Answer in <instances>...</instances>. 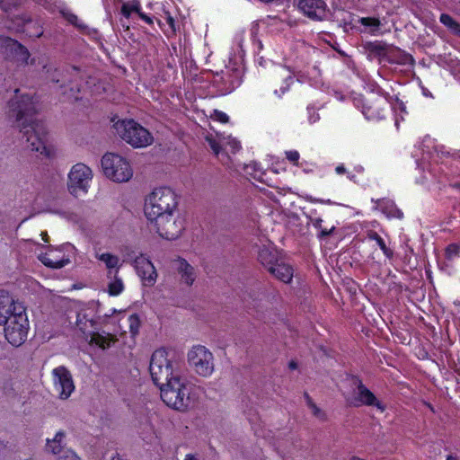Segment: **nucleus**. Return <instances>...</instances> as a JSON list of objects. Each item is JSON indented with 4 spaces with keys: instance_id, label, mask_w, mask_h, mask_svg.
I'll list each match as a JSON object with an SVG mask.
<instances>
[{
    "instance_id": "obj_1",
    "label": "nucleus",
    "mask_w": 460,
    "mask_h": 460,
    "mask_svg": "<svg viewBox=\"0 0 460 460\" xmlns=\"http://www.w3.org/2000/svg\"><path fill=\"white\" fill-rule=\"evenodd\" d=\"M36 110L29 95L15 96L9 102V114L15 118L16 127L22 134L27 147L47 158L55 156V150L48 144V131L43 122L33 119Z\"/></svg>"
},
{
    "instance_id": "obj_2",
    "label": "nucleus",
    "mask_w": 460,
    "mask_h": 460,
    "mask_svg": "<svg viewBox=\"0 0 460 460\" xmlns=\"http://www.w3.org/2000/svg\"><path fill=\"white\" fill-rule=\"evenodd\" d=\"M149 371L153 382L160 386L181 376L180 362L172 351L161 348L152 354Z\"/></svg>"
},
{
    "instance_id": "obj_3",
    "label": "nucleus",
    "mask_w": 460,
    "mask_h": 460,
    "mask_svg": "<svg viewBox=\"0 0 460 460\" xmlns=\"http://www.w3.org/2000/svg\"><path fill=\"white\" fill-rule=\"evenodd\" d=\"M179 197L169 187L155 189L146 199L145 215L147 219L178 211Z\"/></svg>"
},
{
    "instance_id": "obj_4",
    "label": "nucleus",
    "mask_w": 460,
    "mask_h": 460,
    "mask_svg": "<svg viewBox=\"0 0 460 460\" xmlns=\"http://www.w3.org/2000/svg\"><path fill=\"white\" fill-rule=\"evenodd\" d=\"M163 402L172 409L184 411L191 401L190 397V386L185 378L177 376L158 386Z\"/></svg>"
},
{
    "instance_id": "obj_5",
    "label": "nucleus",
    "mask_w": 460,
    "mask_h": 460,
    "mask_svg": "<svg viewBox=\"0 0 460 460\" xmlns=\"http://www.w3.org/2000/svg\"><path fill=\"white\" fill-rule=\"evenodd\" d=\"M113 127L116 134L135 148L148 146L154 141L151 133L133 119L119 120Z\"/></svg>"
},
{
    "instance_id": "obj_6",
    "label": "nucleus",
    "mask_w": 460,
    "mask_h": 460,
    "mask_svg": "<svg viewBox=\"0 0 460 460\" xmlns=\"http://www.w3.org/2000/svg\"><path fill=\"white\" fill-rule=\"evenodd\" d=\"M2 325L7 341L14 347L23 344L27 339L29 321L23 305H16L13 315Z\"/></svg>"
},
{
    "instance_id": "obj_7",
    "label": "nucleus",
    "mask_w": 460,
    "mask_h": 460,
    "mask_svg": "<svg viewBox=\"0 0 460 460\" xmlns=\"http://www.w3.org/2000/svg\"><path fill=\"white\" fill-rule=\"evenodd\" d=\"M102 167L104 174L113 181L126 182L133 175L129 163L114 153H107L102 156Z\"/></svg>"
},
{
    "instance_id": "obj_8",
    "label": "nucleus",
    "mask_w": 460,
    "mask_h": 460,
    "mask_svg": "<svg viewBox=\"0 0 460 460\" xmlns=\"http://www.w3.org/2000/svg\"><path fill=\"white\" fill-rule=\"evenodd\" d=\"M158 234L167 240L177 239L184 229L183 219L179 210L148 219Z\"/></svg>"
},
{
    "instance_id": "obj_9",
    "label": "nucleus",
    "mask_w": 460,
    "mask_h": 460,
    "mask_svg": "<svg viewBox=\"0 0 460 460\" xmlns=\"http://www.w3.org/2000/svg\"><path fill=\"white\" fill-rule=\"evenodd\" d=\"M93 179V171L83 163L72 166L68 173L67 189L69 192L78 197L88 192L90 182Z\"/></svg>"
},
{
    "instance_id": "obj_10",
    "label": "nucleus",
    "mask_w": 460,
    "mask_h": 460,
    "mask_svg": "<svg viewBox=\"0 0 460 460\" xmlns=\"http://www.w3.org/2000/svg\"><path fill=\"white\" fill-rule=\"evenodd\" d=\"M188 360L193 370L201 376H209L214 371L213 354L204 346L192 347L188 353Z\"/></svg>"
},
{
    "instance_id": "obj_11",
    "label": "nucleus",
    "mask_w": 460,
    "mask_h": 460,
    "mask_svg": "<svg viewBox=\"0 0 460 460\" xmlns=\"http://www.w3.org/2000/svg\"><path fill=\"white\" fill-rule=\"evenodd\" d=\"M353 384L356 386L351 395L347 398V403L349 406H374L382 412L385 406L376 397V395L362 383L361 380L355 378Z\"/></svg>"
},
{
    "instance_id": "obj_12",
    "label": "nucleus",
    "mask_w": 460,
    "mask_h": 460,
    "mask_svg": "<svg viewBox=\"0 0 460 460\" xmlns=\"http://www.w3.org/2000/svg\"><path fill=\"white\" fill-rule=\"evenodd\" d=\"M54 389L58 397L66 400L75 391V384L72 374L64 366H59L52 370Z\"/></svg>"
},
{
    "instance_id": "obj_13",
    "label": "nucleus",
    "mask_w": 460,
    "mask_h": 460,
    "mask_svg": "<svg viewBox=\"0 0 460 460\" xmlns=\"http://www.w3.org/2000/svg\"><path fill=\"white\" fill-rule=\"evenodd\" d=\"M0 50L3 54L22 65H27L31 56L29 50L23 45L9 37H0Z\"/></svg>"
},
{
    "instance_id": "obj_14",
    "label": "nucleus",
    "mask_w": 460,
    "mask_h": 460,
    "mask_svg": "<svg viewBox=\"0 0 460 460\" xmlns=\"http://www.w3.org/2000/svg\"><path fill=\"white\" fill-rule=\"evenodd\" d=\"M297 7L304 15L314 21L326 20L329 15L324 0H297Z\"/></svg>"
},
{
    "instance_id": "obj_15",
    "label": "nucleus",
    "mask_w": 460,
    "mask_h": 460,
    "mask_svg": "<svg viewBox=\"0 0 460 460\" xmlns=\"http://www.w3.org/2000/svg\"><path fill=\"white\" fill-rule=\"evenodd\" d=\"M134 267L137 275L141 278L145 286L152 287L157 278V273L153 263L142 254L134 260Z\"/></svg>"
},
{
    "instance_id": "obj_16",
    "label": "nucleus",
    "mask_w": 460,
    "mask_h": 460,
    "mask_svg": "<svg viewBox=\"0 0 460 460\" xmlns=\"http://www.w3.org/2000/svg\"><path fill=\"white\" fill-rule=\"evenodd\" d=\"M172 268L180 275V279L187 286H191L197 277L196 270L185 259L177 258L172 261Z\"/></svg>"
},
{
    "instance_id": "obj_17",
    "label": "nucleus",
    "mask_w": 460,
    "mask_h": 460,
    "mask_svg": "<svg viewBox=\"0 0 460 460\" xmlns=\"http://www.w3.org/2000/svg\"><path fill=\"white\" fill-rule=\"evenodd\" d=\"M16 305H22L14 301L13 296L4 290H0V325L9 319L14 313Z\"/></svg>"
},
{
    "instance_id": "obj_18",
    "label": "nucleus",
    "mask_w": 460,
    "mask_h": 460,
    "mask_svg": "<svg viewBox=\"0 0 460 460\" xmlns=\"http://www.w3.org/2000/svg\"><path fill=\"white\" fill-rule=\"evenodd\" d=\"M269 272L284 283H289L294 276L292 266L286 263L284 260H281L273 268L271 267Z\"/></svg>"
},
{
    "instance_id": "obj_19",
    "label": "nucleus",
    "mask_w": 460,
    "mask_h": 460,
    "mask_svg": "<svg viewBox=\"0 0 460 460\" xmlns=\"http://www.w3.org/2000/svg\"><path fill=\"white\" fill-rule=\"evenodd\" d=\"M258 259L260 262L268 270V271L270 270L271 267L273 268L282 260L279 258L277 252L265 246L260 249Z\"/></svg>"
},
{
    "instance_id": "obj_20",
    "label": "nucleus",
    "mask_w": 460,
    "mask_h": 460,
    "mask_svg": "<svg viewBox=\"0 0 460 460\" xmlns=\"http://www.w3.org/2000/svg\"><path fill=\"white\" fill-rule=\"evenodd\" d=\"M66 433L58 431L52 439L48 438L46 443V450L53 455H61L66 450L65 447Z\"/></svg>"
},
{
    "instance_id": "obj_21",
    "label": "nucleus",
    "mask_w": 460,
    "mask_h": 460,
    "mask_svg": "<svg viewBox=\"0 0 460 460\" xmlns=\"http://www.w3.org/2000/svg\"><path fill=\"white\" fill-rule=\"evenodd\" d=\"M76 328L86 337L96 329V322L87 317L85 314L79 313L76 317Z\"/></svg>"
},
{
    "instance_id": "obj_22",
    "label": "nucleus",
    "mask_w": 460,
    "mask_h": 460,
    "mask_svg": "<svg viewBox=\"0 0 460 460\" xmlns=\"http://www.w3.org/2000/svg\"><path fill=\"white\" fill-rule=\"evenodd\" d=\"M39 260L47 267L51 269H61L70 262L68 258L58 259L52 253H42L39 255Z\"/></svg>"
},
{
    "instance_id": "obj_23",
    "label": "nucleus",
    "mask_w": 460,
    "mask_h": 460,
    "mask_svg": "<svg viewBox=\"0 0 460 460\" xmlns=\"http://www.w3.org/2000/svg\"><path fill=\"white\" fill-rule=\"evenodd\" d=\"M95 257L102 261L109 270L108 278H111V270L116 269V271H118L120 267L119 257L110 252L97 253Z\"/></svg>"
},
{
    "instance_id": "obj_24",
    "label": "nucleus",
    "mask_w": 460,
    "mask_h": 460,
    "mask_svg": "<svg viewBox=\"0 0 460 460\" xmlns=\"http://www.w3.org/2000/svg\"><path fill=\"white\" fill-rule=\"evenodd\" d=\"M111 280L108 284V288H107L108 293L110 296H118L124 289L123 281H122L121 278H119L118 276V271H115V273L113 274L112 277H111Z\"/></svg>"
},
{
    "instance_id": "obj_25",
    "label": "nucleus",
    "mask_w": 460,
    "mask_h": 460,
    "mask_svg": "<svg viewBox=\"0 0 460 460\" xmlns=\"http://www.w3.org/2000/svg\"><path fill=\"white\" fill-rule=\"evenodd\" d=\"M378 206L388 217L402 218L403 217V213L392 201H384Z\"/></svg>"
},
{
    "instance_id": "obj_26",
    "label": "nucleus",
    "mask_w": 460,
    "mask_h": 460,
    "mask_svg": "<svg viewBox=\"0 0 460 460\" xmlns=\"http://www.w3.org/2000/svg\"><path fill=\"white\" fill-rule=\"evenodd\" d=\"M132 13H136L139 15L141 13V5L138 0H133L128 3H124L121 6V14L125 18H129Z\"/></svg>"
},
{
    "instance_id": "obj_27",
    "label": "nucleus",
    "mask_w": 460,
    "mask_h": 460,
    "mask_svg": "<svg viewBox=\"0 0 460 460\" xmlns=\"http://www.w3.org/2000/svg\"><path fill=\"white\" fill-rule=\"evenodd\" d=\"M439 21L442 24L451 29L456 34L460 36V23L454 20L449 14L442 13Z\"/></svg>"
},
{
    "instance_id": "obj_28",
    "label": "nucleus",
    "mask_w": 460,
    "mask_h": 460,
    "mask_svg": "<svg viewBox=\"0 0 460 460\" xmlns=\"http://www.w3.org/2000/svg\"><path fill=\"white\" fill-rule=\"evenodd\" d=\"M367 236L369 239L375 240L376 242V243L378 244V246L383 251L385 256H387L388 258H391L393 256V252L389 248H387V246L385 243V241L376 232L370 231L367 234Z\"/></svg>"
},
{
    "instance_id": "obj_29",
    "label": "nucleus",
    "mask_w": 460,
    "mask_h": 460,
    "mask_svg": "<svg viewBox=\"0 0 460 460\" xmlns=\"http://www.w3.org/2000/svg\"><path fill=\"white\" fill-rule=\"evenodd\" d=\"M89 336L91 337V340L89 341L91 344H96L97 346L102 349H105L110 345V342L106 337L102 336L98 332H95L94 331Z\"/></svg>"
},
{
    "instance_id": "obj_30",
    "label": "nucleus",
    "mask_w": 460,
    "mask_h": 460,
    "mask_svg": "<svg viewBox=\"0 0 460 460\" xmlns=\"http://www.w3.org/2000/svg\"><path fill=\"white\" fill-rule=\"evenodd\" d=\"M129 330L132 335H136L138 333L139 327H140V320L139 317L137 314H131L128 318Z\"/></svg>"
},
{
    "instance_id": "obj_31",
    "label": "nucleus",
    "mask_w": 460,
    "mask_h": 460,
    "mask_svg": "<svg viewBox=\"0 0 460 460\" xmlns=\"http://www.w3.org/2000/svg\"><path fill=\"white\" fill-rule=\"evenodd\" d=\"M206 141L208 142L209 147L214 152V154L218 155L221 151V146L217 142V140L214 138L212 136H207Z\"/></svg>"
},
{
    "instance_id": "obj_32",
    "label": "nucleus",
    "mask_w": 460,
    "mask_h": 460,
    "mask_svg": "<svg viewBox=\"0 0 460 460\" xmlns=\"http://www.w3.org/2000/svg\"><path fill=\"white\" fill-rule=\"evenodd\" d=\"M56 460H81V458L71 449H66Z\"/></svg>"
},
{
    "instance_id": "obj_33",
    "label": "nucleus",
    "mask_w": 460,
    "mask_h": 460,
    "mask_svg": "<svg viewBox=\"0 0 460 460\" xmlns=\"http://www.w3.org/2000/svg\"><path fill=\"white\" fill-rule=\"evenodd\" d=\"M64 17L73 25L79 28H85L86 26L79 22L78 17L72 13H63Z\"/></svg>"
},
{
    "instance_id": "obj_34",
    "label": "nucleus",
    "mask_w": 460,
    "mask_h": 460,
    "mask_svg": "<svg viewBox=\"0 0 460 460\" xmlns=\"http://www.w3.org/2000/svg\"><path fill=\"white\" fill-rule=\"evenodd\" d=\"M20 0H0V7L4 11L7 12L13 7L19 4Z\"/></svg>"
},
{
    "instance_id": "obj_35",
    "label": "nucleus",
    "mask_w": 460,
    "mask_h": 460,
    "mask_svg": "<svg viewBox=\"0 0 460 460\" xmlns=\"http://www.w3.org/2000/svg\"><path fill=\"white\" fill-rule=\"evenodd\" d=\"M211 117H213L215 119H217L222 123H226L229 120V117L225 112L220 111L218 110H214Z\"/></svg>"
},
{
    "instance_id": "obj_36",
    "label": "nucleus",
    "mask_w": 460,
    "mask_h": 460,
    "mask_svg": "<svg viewBox=\"0 0 460 460\" xmlns=\"http://www.w3.org/2000/svg\"><path fill=\"white\" fill-rule=\"evenodd\" d=\"M459 248L456 244H450L446 249V255L448 260H451L453 257L458 254Z\"/></svg>"
},
{
    "instance_id": "obj_37",
    "label": "nucleus",
    "mask_w": 460,
    "mask_h": 460,
    "mask_svg": "<svg viewBox=\"0 0 460 460\" xmlns=\"http://www.w3.org/2000/svg\"><path fill=\"white\" fill-rule=\"evenodd\" d=\"M286 157L289 162L293 163L294 164H297L300 155L297 151L291 150L286 152Z\"/></svg>"
},
{
    "instance_id": "obj_38",
    "label": "nucleus",
    "mask_w": 460,
    "mask_h": 460,
    "mask_svg": "<svg viewBox=\"0 0 460 460\" xmlns=\"http://www.w3.org/2000/svg\"><path fill=\"white\" fill-rule=\"evenodd\" d=\"M361 23L366 26L378 27L380 25L379 20L376 18L366 17L361 19Z\"/></svg>"
},
{
    "instance_id": "obj_39",
    "label": "nucleus",
    "mask_w": 460,
    "mask_h": 460,
    "mask_svg": "<svg viewBox=\"0 0 460 460\" xmlns=\"http://www.w3.org/2000/svg\"><path fill=\"white\" fill-rule=\"evenodd\" d=\"M335 230V226H332L330 228H322L320 230V233L318 234V237L321 239L328 237L330 234H332Z\"/></svg>"
},
{
    "instance_id": "obj_40",
    "label": "nucleus",
    "mask_w": 460,
    "mask_h": 460,
    "mask_svg": "<svg viewBox=\"0 0 460 460\" xmlns=\"http://www.w3.org/2000/svg\"><path fill=\"white\" fill-rule=\"evenodd\" d=\"M31 22V20L30 17H27L25 14H22V16L16 17V23L20 25H26Z\"/></svg>"
},
{
    "instance_id": "obj_41",
    "label": "nucleus",
    "mask_w": 460,
    "mask_h": 460,
    "mask_svg": "<svg viewBox=\"0 0 460 460\" xmlns=\"http://www.w3.org/2000/svg\"><path fill=\"white\" fill-rule=\"evenodd\" d=\"M313 414L317 417L323 419L324 413L321 411L320 408L317 407L316 404H314V406L311 408Z\"/></svg>"
},
{
    "instance_id": "obj_42",
    "label": "nucleus",
    "mask_w": 460,
    "mask_h": 460,
    "mask_svg": "<svg viewBox=\"0 0 460 460\" xmlns=\"http://www.w3.org/2000/svg\"><path fill=\"white\" fill-rule=\"evenodd\" d=\"M322 224H323V219L318 217V218H314L313 220V226L318 229L319 231L323 228L322 226Z\"/></svg>"
},
{
    "instance_id": "obj_43",
    "label": "nucleus",
    "mask_w": 460,
    "mask_h": 460,
    "mask_svg": "<svg viewBox=\"0 0 460 460\" xmlns=\"http://www.w3.org/2000/svg\"><path fill=\"white\" fill-rule=\"evenodd\" d=\"M143 21H145L146 23L148 24H153V19L151 17H149L148 15H146V13H139V15H138Z\"/></svg>"
},
{
    "instance_id": "obj_44",
    "label": "nucleus",
    "mask_w": 460,
    "mask_h": 460,
    "mask_svg": "<svg viewBox=\"0 0 460 460\" xmlns=\"http://www.w3.org/2000/svg\"><path fill=\"white\" fill-rule=\"evenodd\" d=\"M166 22L169 24V26L172 28L173 31H175V26H174V20L171 15H168L166 18Z\"/></svg>"
},
{
    "instance_id": "obj_45",
    "label": "nucleus",
    "mask_w": 460,
    "mask_h": 460,
    "mask_svg": "<svg viewBox=\"0 0 460 460\" xmlns=\"http://www.w3.org/2000/svg\"><path fill=\"white\" fill-rule=\"evenodd\" d=\"M335 171L338 174H342L346 172V168L344 167V165L341 164L335 168Z\"/></svg>"
},
{
    "instance_id": "obj_46",
    "label": "nucleus",
    "mask_w": 460,
    "mask_h": 460,
    "mask_svg": "<svg viewBox=\"0 0 460 460\" xmlns=\"http://www.w3.org/2000/svg\"><path fill=\"white\" fill-rule=\"evenodd\" d=\"M42 34V31L40 29L38 30L35 33H30V37H40Z\"/></svg>"
},
{
    "instance_id": "obj_47",
    "label": "nucleus",
    "mask_w": 460,
    "mask_h": 460,
    "mask_svg": "<svg viewBox=\"0 0 460 460\" xmlns=\"http://www.w3.org/2000/svg\"><path fill=\"white\" fill-rule=\"evenodd\" d=\"M41 236H42V240L46 243L49 242V235H48V233L47 232H42L41 233Z\"/></svg>"
},
{
    "instance_id": "obj_48",
    "label": "nucleus",
    "mask_w": 460,
    "mask_h": 460,
    "mask_svg": "<svg viewBox=\"0 0 460 460\" xmlns=\"http://www.w3.org/2000/svg\"><path fill=\"white\" fill-rule=\"evenodd\" d=\"M290 369H296L297 367V364L295 361H290L288 364Z\"/></svg>"
},
{
    "instance_id": "obj_49",
    "label": "nucleus",
    "mask_w": 460,
    "mask_h": 460,
    "mask_svg": "<svg viewBox=\"0 0 460 460\" xmlns=\"http://www.w3.org/2000/svg\"><path fill=\"white\" fill-rule=\"evenodd\" d=\"M184 460H198L193 455L189 454L186 456Z\"/></svg>"
},
{
    "instance_id": "obj_50",
    "label": "nucleus",
    "mask_w": 460,
    "mask_h": 460,
    "mask_svg": "<svg viewBox=\"0 0 460 460\" xmlns=\"http://www.w3.org/2000/svg\"><path fill=\"white\" fill-rule=\"evenodd\" d=\"M307 406L311 409L314 404H315L312 399H308V402H306Z\"/></svg>"
},
{
    "instance_id": "obj_51",
    "label": "nucleus",
    "mask_w": 460,
    "mask_h": 460,
    "mask_svg": "<svg viewBox=\"0 0 460 460\" xmlns=\"http://www.w3.org/2000/svg\"><path fill=\"white\" fill-rule=\"evenodd\" d=\"M447 460H459V458L457 456L450 455L447 457Z\"/></svg>"
},
{
    "instance_id": "obj_52",
    "label": "nucleus",
    "mask_w": 460,
    "mask_h": 460,
    "mask_svg": "<svg viewBox=\"0 0 460 460\" xmlns=\"http://www.w3.org/2000/svg\"><path fill=\"white\" fill-rule=\"evenodd\" d=\"M304 396H305L306 402H308V399H312L307 393H305Z\"/></svg>"
},
{
    "instance_id": "obj_53",
    "label": "nucleus",
    "mask_w": 460,
    "mask_h": 460,
    "mask_svg": "<svg viewBox=\"0 0 460 460\" xmlns=\"http://www.w3.org/2000/svg\"><path fill=\"white\" fill-rule=\"evenodd\" d=\"M51 80H52L53 82H56V83H58V82H59V78H58V77H56V76H54V75L51 77Z\"/></svg>"
},
{
    "instance_id": "obj_54",
    "label": "nucleus",
    "mask_w": 460,
    "mask_h": 460,
    "mask_svg": "<svg viewBox=\"0 0 460 460\" xmlns=\"http://www.w3.org/2000/svg\"><path fill=\"white\" fill-rule=\"evenodd\" d=\"M234 148L238 150L240 148V145L237 142H234Z\"/></svg>"
},
{
    "instance_id": "obj_55",
    "label": "nucleus",
    "mask_w": 460,
    "mask_h": 460,
    "mask_svg": "<svg viewBox=\"0 0 460 460\" xmlns=\"http://www.w3.org/2000/svg\"><path fill=\"white\" fill-rule=\"evenodd\" d=\"M111 460H123V459L119 456H114Z\"/></svg>"
},
{
    "instance_id": "obj_56",
    "label": "nucleus",
    "mask_w": 460,
    "mask_h": 460,
    "mask_svg": "<svg viewBox=\"0 0 460 460\" xmlns=\"http://www.w3.org/2000/svg\"><path fill=\"white\" fill-rule=\"evenodd\" d=\"M286 90H287V88H280L281 93H284Z\"/></svg>"
},
{
    "instance_id": "obj_57",
    "label": "nucleus",
    "mask_w": 460,
    "mask_h": 460,
    "mask_svg": "<svg viewBox=\"0 0 460 460\" xmlns=\"http://www.w3.org/2000/svg\"><path fill=\"white\" fill-rule=\"evenodd\" d=\"M455 186L460 188V183L456 184Z\"/></svg>"
}]
</instances>
